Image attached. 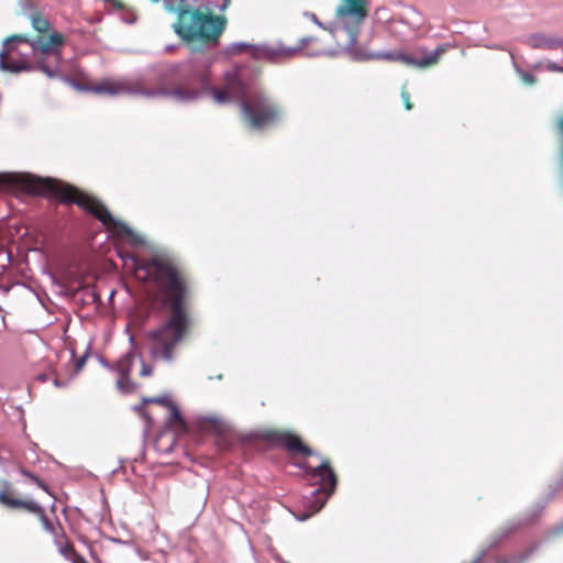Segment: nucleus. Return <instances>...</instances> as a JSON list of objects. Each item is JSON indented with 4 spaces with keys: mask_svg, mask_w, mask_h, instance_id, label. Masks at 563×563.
Wrapping results in <instances>:
<instances>
[{
    "mask_svg": "<svg viewBox=\"0 0 563 563\" xmlns=\"http://www.w3.org/2000/svg\"><path fill=\"white\" fill-rule=\"evenodd\" d=\"M135 276L144 282H153L163 292V303L168 308L169 316L162 325L144 333L143 345L153 361L170 363L191 328V284L176 264L162 257L137 264Z\"/></svg>",
    "mask_w": 563,
    "mask_h": 563,
    "instance_id": "nucleus-1",
    "label": "nucleus"
},
{
    "mask_svg": "<svg viewBox=\"0 0 563 563\" xmlns=\"http://www.w3.org/2000/svg\"><path fill=\"white\" fill-rule=\"evenodd\" d=\"M19 187L23 191L54 197L63 203H75L98 219L109 231L130 234V228L115 220L106 205L78 188L53 178H42L34 175L0 174V189L2 187Z\"/></svg>",
    "mask_w": 563,
    "mask_h": 563,
    "instance_id": "nucleus-2",
    "label": "nucleus"
},
{
    "mask_svg": "<svg viewBox=\"0 0 563 563\" xmlns=\"http://www.w3.org/2000/svg\"><path fill=\"white\" fill-rule=\"evenodd\" d=\"M178 81L168 93L180 101H191L201 93L210 95L217 103H227L234 99L245 100V86L236 71L227 73L222 87L211 85L207 67L196 62H186L179 66Z\"/></svg>",
    "mask_w": 563,
    "mask_h": 563,
    "instance_id": "nucleus-3",
    "label": "nucleus"
},
{
    "mask_svg": "<svg viewBox=\"0 0 563 563\" xmlns=\"http://www.w3.org/2000/svg\"><path fill=\"white\" fill-rule=\"evenodd\" d=\"M225 26L227 19L223 15H216L211 11L202 12L191 7H181L178 11L177 22L174 24V31L187 43L217 44Z\"/></svg>",
    "mask_w": 563,
    "mask_h": 563,
    "instance_id": "nucleus-4",
    "label": "nucleus"
},
{
    "mask_svg": "<svg viewBox=\"0 0 563 563\" xmlns=\"http://www.w3.org/2000/svg\"><path fill=\"white\" fill-rule=\"evenodd\" d=\"M16 42L29 45L33 55H48L49 53H60L65 38L60 33H53L48 36H38L36 40H30L26 35L16 34L4 40L0 51V68L13 74L22 71H32L33 63L26 57L16 59L14 54Z\"/></svg>",
    "mask_w": 563,
    "mask_h": 563,
    "instance_id": "nucleus-5",
    "label": "nucleus"
},
{
    "mask_svg": "<svg viewBox=\"0 0 563 563\" xmlns=\"http://www.w3.org/2000/svg\"><path fill=\"white\" fill-rule=\"evenodd\" d=\"M302 468L306 479L316 486L311 496L305 501L308 514L302 519H306L323 508L329 497L335 492L338 476L329 459H323L318 466L303 465Z\"/></svg>",
    "mask_w": 563,
    "mask_h": 563,
    "instance_id": "nucleus-6",
    "label": "nucleus"
},
{
    "mask_svg": "<svg viewBox=\"0 0 563 563\" xmlns=\"http://www.w3.org/2000/svg\"><path fill=\"white\" fill-rule=\"evenodd\" d=\"M242 113L251 129L263 130L279 121L280 107L263 93H253L241 101Z\"/></svg>",
    "mask_w": 563,
    "mask_h": 563,
    "instance_id": "nucleus-7",
    "label": "nucleus"
},
{
    "mask_svg": "<svg viewBox=\"0 0 563 563\" xmlns=\"http://www.w3.org/2000/svg\"><path fill=\"white\" fill-rule=\"evenodd\" d=\"M0 505L11 510H24L37 516L46 531L56 533L53 522L45 514V509L32 498L15 496L12 484L7 479H0Z\"/></svg>",
    "mask_w": 563,
    "mask_h": 563,
    "instance_id": "nucleus-8",
    "label": "nucleus"
},
{
    "mask_svg": "<svg viewBox=\"0 0 563 563\" xmlns=\"http://www.w3.org/2000/svg\"><path fill=\"white\" fill-rule=\"evenodd\" d=\"M263 438L272 444L286 450L292 456H311L313 451L303 443L301 438L288 430H268Z\"/></svg>",
    "mask_w": 563,
    "mask_h": 563,
    "instance_id": "nucleus-9",
    "label": "nucleus"
},
{
    "mask_svg": "<svg viewBox=\"0 0 563 563\" xmlns=\"http://www.w3.org/2000/svg\"><path fill=\"white\" fill-rule=\"evenodd\" d=\"M82 89L96 95H107L111 97L129 93L132 90L130 84L121 79H102L97 82H88Z\"/></svg>",
    "mask_w": 563,
    "mask_h": 563,
    "instance_id": "nucleus-10",
    "label": "nucleus"
},
{
    "mask_svg": "<svg viewBox=\"0 0 563 563\" xmlns=\"http://www.w3.org/2000/svg\"><path fill=\"white\" fill-rule=\"evenodd\" d=\"M446 52V46L445 45H440L438 46L432 53H430L429 55H427L426 57H423L422 59H416L407 54H404V53H397L395 55L393 54H386L384 55V57L386 59H393V60H399L406 65H410V66H415V67H419V68H424V67H429V66H432V65H435L439 60H440V57Z\"/></svg>",
    "mask_w": 563,
    "mask_h": 563,
    "instance_id": "nucleus-11",
    "label": "nucleus"
},
{
    "mask_svg": "<svg viewBox=\"0 0 563 563\" xmlns=\"http://www.w3.org/2000/svg\"><path fill=\"white\" fill-rule=\"evenodd\" d=\"M343 3L338 8L339 18H352L355 22H362L367 15L368 10L364 0H342Z\"/></svg>",
    "mask_w": 563,
    "mask_h": 563,
    "instance_id": "nucleus-12",
    "label": "nucleus"
},
{
    "mask_svg": "<svg viewBox=\"0 0 563 563\" xmlns=\"http://www.w3.org/2000/svg\"><path fill=\"white\" fill-rule=\"evenodd\" d=\"M33 63V70H41L48 77L54 78L59 74L60 53H49L48 55H37Z\"/></svg>",
    "mask_w": 563,
    "mask_h": 563,
    "instance_id": "nucleus-13",
    "label": "nucleus"
},
{
    "mask_svg": "<svg viewBox=\"0 0 563 563\" xmlns=\"http://www.w3.org/2000/svg\"><path fill=\"white\" fill-rule=\"evenodd\" d=\"M201 431L211 434H223L225 432V423L218 417H205L198 421Z\"/></svg>",
    "mask_w": 563,
    "mask_h": 563,
    "instance_id": "nucleus-14",
    "label": "nucleus"
},
{
    "mask_svg": "<svg viewBox=\"0 0 563 563\" xmlns=\"http://www.w3.org/2000/svg\"><path fill=\"white\" fill-rule=\"evenodd\" d=\"M134 352L130 351L117 362V369L121 376V380H128L133 366Z\"/></svg>",
    "mask_w": 563,
    "mask_h": 563,
    "instance_id": "nucleus-15",
    "label": "nucleus"
},
{
    "mask_svg": "<svg viewBox=\"0 0 563 563\" xmlns=\"http://www.w3.org/2000/svg\"><path fill=\"white\" fill-rule=\"evenodd\" d=\"M30 20L33 29L36 30L38 33H46L51 27V23L48 22V20L45 19L40 12L32 13L30 15Z\"/></svg>",
    "mask_w": 563,
    "mask_h": 563,
    "instance_id": "nucleus-16",
    "label": "nucleus"
},
{
    "mask_svg": "<svg viewBox=\"0 0 563 563\" xmlns=\"http://www.w3.org/2000/svg\"><path fill=\"white\" fill-rule=\"evenodd\" d=\"M19 472L27 477L29 479H31L34 484H36L40 488H42L43 490H45L46 493L49 494V490H48V486L37 476L35 475L34 473L30 472L29 470H26L24 466H19Z\"/></svg>",
    "mask_w": 563,
    "mask_h": 563,
    "instance_id": "nucleus-17",
    "label": "nucleus"
},
{
    "mask_svg": "<svg viewBox=\"0 0 563 563\" xmlns=\"http://www.w3.org/2000/svg\"><path fill=\"white\" fill-rule=\"evenodd\" d=\"M531 42L534 47L554 48L559 45L556 41L547 38L544 36H534L531 38Z\"/></svg>",
    "mask_w": 563,
    "mask_h": 563,
    "instance_id": "nucleus-18",
    "label": "nucleus"
},
{
    "mask_svg": "<svg viewBox=\"0 0 563 563\" xmlns=\"http://www.w3.org/2000/svg\"><path fill=\"white\" fill-rule=\"evenodd\" d=\"M252 48V46L247 43H234L228 47V53L231 55H238L244 52H247Z\"/></svg>",
    "mask_w": 563,
    "mask_h": 563,
    "instance_id": "nucleus-19",
    "label": "nucleus"
},
{
    "mask_svg": "<svg viewBox=\"0 0 563 563\" xmlns=\"http://www.w3.org/2000/svg\"><path fill=\"white\" fill-rule=\"evenodd\" d=\"M170 420L180 424V426H184L185 422L181 418V415L178 410V408L175 406V405H170Z\"/></svg>",
    "mask_w": 563,
    "mask_h": 563,
    "instance_id": "nucleus-20",
    "label": "nucleus"
},
{
    "mask_svg": "<svg viewBox=\"0 0 563 563\" xmlns=\"http://www.w3.org/2000/svg\"><path fill=\"white\" fill-rule=\"evenodd\" d=\"M59 552L68 560H71V558L77 553L71 543H66L64 547L59 549Z\"/></svg>",
    "mask_w": 563,
    "mask_h": 563,
    "instance_id": "nucleus-21",
    "label": "nucleus"
},
{
    "mask_svg": "<svg viewBox=\"0 0 563 563\" xmlns=\"http://www.w3.org/2000/svg\"><path fill=\"white\" fill-rule=\"evenodd\" d=\"M401 99L406 110H411L413 108V104L410 101V95L405 88L401 89Z\"/></svg>",
    "mask_w": 563,
    "mask_h": 563,
    "instance_id": "nucleus-22",
    "label": "nucleus"
},
{
    "mask_svg": "<svg viewBox=\"0 0 563 563\" xmlns=\"http://www.w3.org/2000/svg\"><path fill=\"white\" fill-rule=\"evenodd\" d=\"M141 361H142V367H141L140 375L144 376V377L152 375L153 367L151 365H147L143 360H141Z\"/></svg>",
    "mask_w": 563,
    "mask_h": 563,
    "instance_id": "nucleus-23",
    "label": "nucleus"
},
{
    "mask_svg": "<svg viewBox=\"0 0 563 563\" xmlns=\"http://www.w3.org/2000/svg\"><path fill=\"white\" fill-rule=\"evenodd\" d=\"M23 43L22 42H16V49H15V58L16 59H20V58H23V57H26L29 59V56L27 54L23 53L21 49H20V45H22Z\"/></svg>",
    "mask_w": 563,
    "mask_h": 563,
    "instance_id": "nucleus-24",
    "label": "nucleus"
},
{
    "mask_svg": "<svg viewBox=\"0 0 563 563\" xmlns=\"http://www.w3.org/2000/svg\"><path fill=\"white\" fill-rule=\"evenodd\" d=\"M85 363H86V356L78 358L75 364V371L79 372L84 367Z\"/></svg>",
    "mask_w": 563,
    "mask_h": 563,
    "instance_id": "nucleus-25",
    "label": "nucleus"
},
{
    "mask_svg": "<svg viewBox=\"0 0 563 563\" xmlns=\"http://www.w3.org/2000/svg\"><path fill=\"white\" fill-rule=\"evenodd\" d=\"M73 563H89L82 555L76 553L71 560Z\"/></svg>",
    "mask_w": 563,
    "mask_h": 563,
    "instance_id": "nucleus-26",
    "label": "nucleus"
},
{
    "mask_svg": "<svg viewBox=\"0 0 563 563\" xmlns=\"http://www.w3.org/2000/svg\"><path fill=\"white\" fill-rule=\"evenodd\" d=\"M231 3V0H223L221 5H220V10L221 11H224Z\"/></svg>",
    "mask_w": 563,
    "mask_h": 563,
    "instance_id": "nucleus-27",
    "label": "nucleus"
},
{
    "mask_svg": "<svg viewBox=\"0 0 563 563\" xmlns=\"http://www.w3.org/2000/svg\"><path fill=\"white\" fill-rule=\"evenodd\" d=\"M525 81L529 85H532L534 82V77L532 75H526Z\"/></svg>",
    "mask_w": 563,
    "mask_h": 563,
    "instance_id": "nucleus-28",
    "label": "nucleus"
},
{
    "mask_svg": "<svg viewBox=\"0 0 563 563\" xmlns=\"http://www.w3.org/2000/svg\"><path fill=\"white\" fill-rule=\"evenodd\" d=\"M54 385L56 387H64L66 385V383L65 382L62 383L58 377H55L54 378Z\"/></svg>",
    "mask_w": 563,
    "mask_h": 563,
    "instance_id": "nucleus-29",
    "label": "nucleus"
},
{
    "mask_svg": "<svg viewBox=\"0 0 563 563\" xmlns=\"http://www.w3.org/2000/svg\"><path fill=\"white\" fill-rule=\"evenodd\" d=\"M38 379H41L42 382H45L46 380V375H40Z\"/></svg>",
    "mask_w": 563,
    "mask_h": 563,
    "instance_id": "nucleus-30",
    "label": "nucleus"
},
{
    "mask_svg": "<svg viewBox=\"0 0 563 563\" xmlns=\"http://www.w3.org/2000/svg\"><path fill=\"white\" fill-rule=\"evenodd\" d=\"M207 492H208V488H206L205 496H203V501L207 500Z\"/></svg>",
    "mask_w": 563,
    "mask_h": 563,
    "instance_id": "nucleus-31",
    "label": "nucleus"
},
{
    "mask_svg": "<svg viewBox=\"0 0 563 563\" xmlns=\"http://www.w3.org/2000/svg\"><path fill=\"white\" fill-rule=\"evenodd\" d=\"M4 462V459L0 455V464H3Z\"/></svg>",
    "mask_w": 563,
    "mask_h": 563,
    "instance_id": "nucleus-32",
    "label": "nucleus"
},
{
    "mask_svg": "<svg viewBox=\"0 0 563 563\" xmlns=\"http://www.w3.org/2000/svg\"><path fill=\"white\" fill-rule=\"evenodd\" d=\"M308 41H309L308 38H305V40H302L301 42H302L303 44H306Z\"/></svg>",
    "mask_w": 563,
    "mask_h": 563,
    "instance_id": "nucleus-33",
    "label": "nucleus"
},
{
    "mask_svg": "<svg viewBox=\"0 0 563 563\" xmlns=\"http://www.w3.org/2000/svg\"><path fill=\"white\" fill-rule=\"evenodd\" d=\"M498 563H509V562H507V561H500V562H498Z\"/></svg>",
    "mask_w": 563,
    "mask_h": 563,
    "instance_id": "nucleus-34",
    "label": "nucleus"
},
{
    "mask_svg": "<svg viewBox=\"0 0 563 563\" xmlns=\"http://www.w3.org/2000/svg\"><path fill=\"white\" fill-rule=\"evenodd\" d=\"M559 70L563 73V67H560Z\"/></svg>",
    "mask_w": 563,
    "mask_h": 563,
    "instance_id": "nucleus-35",
    "label": "nucleus"
},
{
    "mask_svg": "<svg viewBox=\"0 0 563 563\" xmlns=\"http://www.w3.org/2000/svg\"><path fill=\"white\" fill-rule=\"evenodd\" d=\"M153 2H158L159 0H152Z\"/></svg>",
    "mask_w": 563,
    "mask_h": 563,
    "instance_id": "nucleus-36",
    "label": "nucleus"
}]
</instances>
